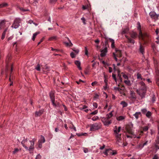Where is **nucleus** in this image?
I'll return each instance as SVG.
<instances>
[{"label": "nucleus", "instance_id": "nucleus-1", "mask_svg": "<svg viewBox=\"0 0 159 159\" xmlns=\"http://www.w3.org/2000/svg\"><path fill=\"white\" fill-rule=\"evenodd\" d=\"M139 25L138 27L139 30V37L143 40L144 44H147L151 42V38L150 36L146 33H143L141 30V25L139 22Z\"/></svg>", "mask_w": 159, "mask_h": 159}, {"label": "nucleus", "instance_id": "nucleus-2", "mask_svg": "<svg viewBox=\"0 0 159 159\" xmlns=\"http://www.w3.org/2000/svg\"><path fill=\"white\" fill-rule=\"evenodd\" d=\"M36 141V139H33L31 141H29V143H30V146L29 148L27 146L28 145L29 143H28V139H23L21 142V144L23 147H24L26 150H29V151L33 150L34 149V143Z\"/></svg>", "mask_w": 159, "mask_h": 159}, {"label": "nucleus", "instance_id": "nucleus-3", "mask_svg": "<svg viewBox=\"0 0 159 159\" xmlns=\"http://www.w3.org/2000/svg\"><path fill=\"white\" fill-rule=\"evenodd\" d=\"M122 55L121 52V51L120 50L116 49V52H113L112 54V57L117 62H120L121 61V59L118 60L117 57H118L120 58L122 57Z\"/></svg>", "mask_w": 159, "mask_h": 159}, {"label": "nucleus", "instance_id": "nucleus-4", "mask_svg": "<svg viewBox=\"0 0 159 159\" xmlns=\"http://www.w3.org/2000/svg\"><path fill=\"white\" fill-rule=\"evenodd\" d=\"M21 22V20L19 18H16L15 19L14 22L11 26L12 28L17 29L20 25V23Z\"/></svg>", "mask_w": 159, "mask_h": 159}, {"label": "nucleus", "instance_id": "nucleus-5", "mask_svg": "<svg viewBox=\"0 0 159 159\" xmlns=\"http://www.w3.org/2000/svg\"><path fill=\"white\" fill-rule=\"evenodd\" d=\"M101 127V124L100 123H95L90 125V130L92 131L98 130L100 129Z\"/></svg>", "mask_w": 159, "mask_h": 159}, {"label": "nucleus", "instance_id": "nucleus-6", "mask_svg": "<svg viewBox=\"0 0 159 159\" xmlns=\"http://www.w3.org/2000/svg\"><path fill=\"white\" fill-rule=\"evenodd\" d=\"M136 91L137 93L140 96V99H142L145 98L146 91H142L141 90H139L138 89H137Z\"/></svg>", "mask_w": 159, "mask_h": 159}, {"label": "nucleus", "instance_id": "nucleus-7", "mask_svg": "<svg viewBox=\"0 0 159 159\" xmlns=\"http://www.w3.org/2000/svg\"><path fill=\"white\" fill-rule=\"evenodd\" d=\"M101 120L103 123L104 125L106 126H108L111 123V120H109L106 117L102 118Z\"/></svg>", "mask_w": 159, "mask_h": 159}, {"label": "nucleus", "instance_id": "nucleus-8", "mask_svg": "<svg viewBox=\"0 0 159 159\" xmlns=\"http://www.w3.org/2000/svg\"><path fill=\"white\" fill-rule=\"evenodd\" d=\"M139 84L141 86L140 89L139 90L147 91V88L145 84L143 82L141 81L139 82Z\"/></svg>", "mask_w": 159, "mask_h": 159}, {"label": "nucleus", "instance_id": "nucleus-9", "mask_svg": "<svg viewBox=\"0 0 159 159\" xmlns=\"http://www.w3.org/2000/svg\"><path fill=\"white\" fill-rule=\"evenodd\" d=\"M130 99L133 102H134L136 99L135 93L133 91H131L130 92Z\"/></svg>", "mask_w": 159, "mask_h": 159}, {"label": "nucleus", "instance_id": "nucleus-10", "mask_svg": "<svg viewBox=\"0 0 159 159\" xmlns=\"http://www.w3.org/2000/svg\"><path fill=\"white\" fill-rule=\"evenodd\" d=\"M139 51L140 53H142V54H143L145 53V48L143 44H142L140 42L139 43Z\"/></svg>", "mask_w": 159, "mask_h": 159}, {"label": "nucleus", "instance_id": "nucleus-11", "mask_svg": "<svg viewBox=\"0 0 159 159\" xmlns=\"http://www.w3.org/2000/svg\"><path fill=\"white\" fill-rule=\"evenodd\" d=\"M149 15L151 18L155 20L158 19V16L154 12H151L149 13Z\"/></svg>", "mask_w": 159, "mask_h": 159}, {"label": "nucleus", "instance_id": "nucleus-12", "mask_svg": "<svg viewBox=\"0 0 159 159\" xmlns=\"http://www.w3.org/2000/svg\"><path fill=\"white\" fill-rule=\"evenodd\" d=\"M6 21L5 20H2L0 22V30H2L5 27Z\"/></svg>", "mask_w": 159, "mask_h": 159}, {"label": "nucleus", "instance_id": "nucleus-13", "mask_svg": "<svg viewBox=\"0 0 159 159\" xmlns=\"http://www.w3.org/2000/svg\"><path fill=\"white\" fill-rule=\"evenodd\" d=\"M107 52V47L105 48L104 49L102 50L101 51V53L100 56L102 57H104Z\"/></svg>", "mask_w": 159, "mask_h": 159}, {"label": "nucleus", "instance_id": "nucleus-14", "mask_svg": "<svg viewBox=\"0 0 159 159\" xmlns=\"http://www.w3.org/2000/svg\"><path fill=\"white\" fill-rule=\"evenodd\" d=\"M125 36L127 39V42L128 43H131L133 44L135 42L134 39L131 38L127 35H125Z\"/></svg>", "mask_w": 159, "mask_h": 159}, {"label": "nucleus", "instance_id": "nucleus-15", "mask_svg": "<svg viewBox=\"0 0 159 159\" xmlns=\"http://www.w3.org/2000/svg\"><path fill=\"white\" fill-rule=\"evenodd\" d=\"M121 129V127L120 126H119L118 128H117V126H115V130H114L115 134L119 133Z\"/></svg>", "mask_w": 159, "mask_h": 159}, {"label": "nucleus", "instance_id": "nucleus-16", "mask_svg": "<svg viewBox=\"0 0 159 159\" xmlns=\"http://www.w3.org/2000/svg\"><path fill=\"white\" fill-rule=\"evenodd\" d=\"M43 111L42 110H39L38 111L35 112V116L37 117L40 116L43 113Z\"/></svg>", "mask_w": 159, "mask_h": 159}, {"label": "nucleus", "instance_id": "nucleus-17", "mask_svg": "<svg viewBox=\"0 0 159 159\" xmlns=\"http://www.w3.org/2000/svg\"><path fill=\"white\" fill-rule=\"evenodd\" d=\"M136 120H138L139 117L141 116L142 114L140 112H136L133 115Z\"/></svg>", "mask_w": 159, "mask_h": 159}, {"label": "nucleus", "instance_id": "nucleus-18", "mask_svg": "<svg viewBox=\"0 0 159 159\" xmlns=\"http://www.w3.org/2000/svg\"><path fill=\"white\" fill-rule=\"evenodd\" d=\"M75 64L77 66L78 68L79 69V70H81L82 69V68L81 67H80V62L78 61H75Z\"/></svg>", "mask_w": 159, "mask_h": 159}, {"label": "nucleus", "instance_id": "nucleus-19", "mask_svg": "<svg viewBox=\"0 0 159 159\" xmlns=\"http://www.w3.org/2000/svg\"><path fill=\"white\" fill-rule=\"evenodd\" d=\"M50 97L52 101H53L54 100H55L54 94L52 92H50Z\"/></svg>", "mask_w": 159, "mask_h": 159}, {"label": "nucleus", "instance_id": "nucleus-20", "mask_svg": "<svg viewBox=\"0 0 159 159\" xmlns=\"http://www.w3.org/2000/svg\"><path fill=\"white\" fill-rule=\"evenodd\" d=\"M8 30V27L6 28L3 31V32L2 33V37H1V39H3L5 37V35L6 34V32H7V30Z\"/></svg>", "mask_w": 159, "mask_h": 159}, {"label": "nucleus", "instance_id": "nucleus-21", "mask_svg": "<svg viewBox=\"0 0 159 159\" xmlns=\"http://www.w3.org/2000/svg\"><path fill=\"white\" fill-rule=\"evenodd\" d=\"M116 135V138L117 141L118 142H119L120 140L121 139V134H120L119 133L117 134H115Z\"/></svg>", "mask_w": 159, "mask_h": 159}, {"label": "nucleus", "instance_id": "nucleus-22", "mask_svg": "<svg viewBox=\"0 0 159 159\" xmlns=\"http://www.w3.org/2000/svg\"><path fill=\"white\" fill-rule=\"evenodd\" d=\"M109 149L110 151L109 152H108V153L110 154H111L112 155H115L117 153L116 152V150H112L110 149Z\"/></svg>", "mask_w": 159, "mask_h": 159}, {"label": "nucleus", "instance_id": "nucleus-23", "mask_svg": "<svg viewBox=\"0 0 159 159\" xmlns=\"http://www.w3.org/2000/svg\"><path fill=\"white\" fill-rule=\"evenodd\" d=\"M38 141L43 143H44L45 141V140L44 137L43 136L41 135Z\"/></svg>", "mask_w": 159, "mask_h": 159}, {"label": "nucleus", "instance_id": "nucleus-24", "mask_svg": "<svg viewBox=\"0 0 159 159\" xmlns=\"http://www.w3.org/2000/svg\"><path fill=\"white\" fill-rule=\"evenodd\" d=\"M113 116V115L112 113V111L110 112L109 114H107L106 115V117L107 119L110 120V119Z\"/></svg>", "mask_w": 159, "mask_h": 159}, {"label": "nucleus", "instance_id": "nucleus-25", "mask_svg": "<svg viewBox=\"0 0 159 159\" xmlns=\"http://www.w3.org/2000/svg\"><path fill=\"white\" fill-rule=\"evenodd\" d=\"M120 104L123 107H126L128 106L127 103L124 101H121Z\"/></svg>", "mask_w": 159, "mask_h": 159}, {"label": "nucleus", "instance_id": "nucleus-26", "mask_svg": "<svg viewBox=\"0 0 159 159\" xmlns=\"http://www.w3.org/2000/svg\"><path fill=\"white\" fill-rule=\"evenodd\" d=\"M152 113L151 112L148 111L146 114L145 115L147 117L150 118L152 116Z\"/></svg>", "mask_w": 159, "mask_h": 159}, {"label": "nucleus", "instance_id": "nucleus-27", "mask_svg": "<svg viewBox=\"0 0 159 159\" xmlns=\"http://www.w3.org/2000/svg\"><path fill=\"white\" fill-rule=\"evenodd\" d=\"M130 36L132 39H135L137 37V34L134 32L130 34Z\"/></svg>", "mask_w": 159, "mask_h": 159}, {"label": "nucleus", "instance_id": "nucleus-28", "mask_svg": "<svg viewBox=\"0 0 159 159\" xmlns=\"http://www.w3.org/2000/svg\"><path fill=\"white\" fill-rule=\"evenodd\" d=\"M121 75L120 74L119 71L118 72V74L117 76L118 79L120 80V83H121L122 82V79L121 78Z\"/></svg>", "mask_w": 159, "mask_h": 159}, {"label": "nucleus", "instance_id": "nucleus-29", "mask_svg": "<svg viewBox=\"0 0 159 159\" xmlns=\"http://www.w3.org/2000/svg\"><path fill=\"white\" fill-rule=\"evenodd\" d=\"M109 40L111 42V46L112 48H114L115 47V42L114 40L111 38H109Z\"/></svg>", "mask_w": 159, "mask_h": 159}, {"label": "nucleus", "instance_id": "nucleus-30", "mask_svg": "<svg viewBox=\"0 0 159 159\" xmlns=\"http://www.w3.org/2000/svg\"><path fill=\"white\" fill-rule=\"evenodd\" d=\"M8 5V4L7 3H2L0 4V8L7 7Z\"/></svg>", "mask_w": 159, "mask_h": 159}, {"label": "nucleus", "instance_id": "nucleus-31", "mask_svg": "<svg viewBox=\"0 0 159 159\" xmlns=\"http://www.w3.org/2000/svg\"><path fill=\"white\" fill-rule=\"evenodd\" d=\"M125 119V117L124 116H120L116 117V119L118 121H121Z\"/></svg>", "mask_w": 159, "mask_h": 159}, {"label": "nucleus", "instance_id": "nucleus-32", "mask_svg": "<svg viewBox=\"0 0 159 159\" xmlns=\"http://www.w3.org/2000/svg\"><path fill=\"white\" fill-rule=\"evenodd\" d=\"M124 82L125 84H126L128 86H129L131 85L130 81L128 80H124Z\"/></svg>", "mask_w": 159, "mask_h": 159}, {"label": "nucleus", "instance_id": "nucleus-33", "mask_svg": "<svg viewBox=\"0 0 159 159\" xmlns=\"http://www.w3.org/2000/svg\"><path fill=\"white\" fill-rule=\"evenodd\" d=\"M127 132L129 134H133V133L132 131V129L130 128H126Z\"/></svg>", "mask_w": 159, "mask_h": 159}, {"label": "nucleus", "instance_id": "nucleus-34", "mask_svg": "<svg viewBox=\"0 0 159 159\" xmlns=\"http://www.w3.org/2000/svg\"><path fill=\"white\" fill-rule=\"evenodd\" d=\"M39 32H37L35 33H34L33 35L32 38V39L34 41L35 39L36 36L39 34Z\"/></svg>", "mask_w": 159, "mask_h": 159}, {"label": "nucleus", "instance_id": "nucleus-35", "mask_svg": "<svg viewBox=\"0 0 159 159\" xmlns=\"http://www.w3.org/2000/svg\"><path fill=\"white\" fill-rule=\"evenodd\" d=\"M129 31V29L127 28H126L125 29H124L123 30L122 33L123 34H126Z\"/></svg>", "mask_w": 159, "mask_h": 159}, {"label": "nucleus", "instance_id": "nucleus-36", "mask_svg": "<svg viewBox=\"0 0 159 159\" xmlns=\"http://www.w3.org/2000/svg\"><path fill=\"white\" fill-rule=\"evenodd\" d=\"M142 113L144 114H146V113L148 111L146 108H143L141 110Z\"/></svg>", "mask_w": 159, "mask_h": 159}, {"label": "nucleus", "instance_id": "nucleus-37", "mask_svg": "<svg viewBox=\"0 0 159 159\" xmlns=\"http://www.w3.org/2000/svg\"><path fill=\"white\" fill-rule=\"evenodd\" d=\"M66 38L67 39L68 41L69 42V47H72L73 45V44L72 43H71L70 40L67 37H66Z\"/></svg>", "mask_w": 159, "mask_h": 159}, {"label": "nucleus", "instance_id": "nucleus-38", "mask_svg": "<svg viewBox=\"0 0 159 159\" xmlns=\"http://www.w3.org/2000/svg\"><path fill=\"white\" fill-rule=\"evenodd\" d=\"M19 151V150L18 148H16L14 149V151H13L12 153L14 154H16Z\"/></svg>", "mask_w": 159, "mask_h": 159}, {"label": "nucleus", "instance_id": "nucleus-39", "mask_svg": "<svg viewBox=\"0 0 159 159\" xmlns=\"http://www.w3.org/2000/svg\"><path fill=\"white\" fill-rule=\"evenodd\" d=\"M35 69H36L38 71H40V66L39 64H38L35 67Z\"/></svg>", "mask_w": 159, "mask_h": 159}, {"label": "nucleus", "instance_id": "nucleus-40", "mask_svg": "<svg viewBox=\"0 0 159 159\" xmlns=\"http://www.w3.org/2000/svg\"><path fill=\"white\" fill-rule=\"evenodd\" d=\"M136 76L137 79H141V80H142L143 78L142 77L141 75L140 74L138 73Z\"/></svg>", "mask_w": 159, "mask_h": 159}, {"label": "nucleus", "instance_id": "nucleus-41", "mask_svg": "<svg viewBox=\"0 0 159 159\" xmlns=\"http://www.w3.org/2000/svg\"><path fill=\"white\" fill-rule=\"evenodd\" d=\"M121 74H122V76L125 79H126V80H128V77L123 72H122Z\"/></svg>", "mask_w": 159, "mask_h": 159}, {"label": "nucleus", "instance_id": "nucleus-42", "mask_svg": "<svg viewBox=\"0 0 159 159\" xmlns=\"http://www.w3.org/2000/svg\"><path fill=\"white\" fill-rule=\"evenodd\" d=\"M156 83L157 85L159 86V76H157L156 78Z\"/></svg>", "mask_w": 159, "mask_h": 159}, {"label": "nucleus", "instance_id": "nucleus-43", "mask_svg": "<svg viewBox=\"0 0 159 159\" xmlns=\"http://www.w3.org/2000/svg\"><path fill=\"white\" fill-rule=\"evenodd\" d=\"M57 0H50V2L51 4H54Z\"/></svg>", "mask_w": 159, "mask_h": 159}, {"label": "nucleus", "instance_id": "nucleus-44", "mask_svg": "<svg viewBox=\"0 0 159 159\" xmlns=\"http://www.w3.org/2000/svg\"><path fill=\"white\" fill-rule=\"evenodd\" d=\"M118 86H120L119 84H118ZM114 89L116 91H118L119 92L120 91V88L119 87H115Z\"/></svg>", "mask_w": 159, "mask_h": 159}, {"label": "nucleus", "instance_id": "nucleus-45", "mask_svg": "<svg viewBox=\"0 0 159 159\" xmlns=\"http://www.w3.org/2000/svg\"><path fill=\"white\" fill-rule=\"evenodd\" d=\"M144 147L143 146V144L142 143H139V144L138 146V148H139L142 149Z\"/></svg>", "mask_w": 159, "mask_h": 159}, {"label": "nucleus", "instance_id": "nucleus-46", "mask_svg": "<svg viewBox=\"0 0 159 159\" xmlns=\"http://www.w3.org/2000/svg\"><path fill=\"white\" fill-rule=\"evenodd\" d=\"M112 76L113 79L116 82L117 79L116 77V75L114 74H112Z\"/></svg>", "mask_w": 159, "mask_h": 159}, {"label": "nucleus", "instance_id": "nucleus-47", "mask_svg": "<svg viewBox=\"0 0 159 159\" xmlns=\"http://www.w3.org/2000/svg\"><path fill=\"white\" fill-rule=\"evenodd\" d=\"M57 39V37L56 36H53V37H51L49 39V41H51L53 39Z\"/></svg>", "mask_w": 159, "mask_h": 159}, {"label": "nucleus", "instance_id": "nucleus-48", "mask_svg": "<svg viewBox=\"0 0 159 159\" xmlns=\"http://www.w3.org/2000/svg\"><path fill=\"white\" fill-rule=\"evenodd\" d=\"M148 129V126H144L143 128V131H147Z\"/></svg>", "mask_w": 159, "mask_h": 159}, {"label": "nucleus", "instance_id": "nucleus-49", "mask_svg": "<svg viewBox=\"0 0 159 159\" xmlns=\"http://www.w3.org/2000/svg\"><path fill=\"white\" fill-rule=\"evenodd\" d=\"M98 119V116H94L92 118V119L93 121H95Z\"/></svg>", "mask_w": 159, "mask_h": 159}, {"label": "nucleus", "instance_id": "nucleus-50", "mask_svg": "<svg viewBox=\"0 0 159 159\" xmlns=\"http://www.w3.org/2000/svg\"><path fill=\"white\" fill-rule=\"evenodd\" d=\"M98 112V110H95L94 111L91 112L90 113V115H95V114H96Z\"/></svg>", "mask_w": 159, "mask_h": 159}, {"label": "nucleus", "instance_id": "nucleus-51", "mask_svg": "<svg viewBox=\"0 0 159 159\" xmlns=\"http://www.w3.org/2000/svg\"><path fill=\"white\" fill-rule=\"evenodd\" d=\"M42 143H43L38 141V147L39 148H42Z\"/></svg>", "mask_w": 159, "mask_h": 159}, {"label": "nucleus", "instance_id": "nucleus-52", "mask_svg": "<svg viewBox=\"0 0 159 159\" xmlns=\"http://www.w3.org/2000/svg\"><path fill=\"white\" fill-rule=\"evenodd\" d=\"M70 55L72 58H74L75 57V54L73 52H71L70 54Z\"/></svg>", "mask_w": 159, "mask_h": 159}, {"label": "nucleus", "instance_id": "nucleus-53", "mask_svg": "<svg viewBox=\"0 0 159 159\" xmlns=\"http://www.w3.org/2000/svg\"><path fill=\"white\" fill-rule=\"evenodd\" d=\"M109 151L110 150L109 149H106L105 152H104V154L106 156H107L108 153V152H109Z\"/></svg>", "mask_w": 159, "mask_h": 159}, {"label": "nucleus", "instance_id": "nucleus-54", "mask_svg": "<svg viewBox=\"0 0 159 159\" xmlns=\"http://www.w3.org/2000/svg\"><path fill=\"white\" fill-rule=\"evenodd\" d=\"M158 144H157V143L156 142V143L155 144L154 146L155 148H156V149L157 150V149H159V146L158 145Z\"/></svg>", "mask_w": 159, "mask_h": 159}, {"label": "nucleus", "instance_id": "nucleus-55", "mask_svg": "<svg viewBox=\"0 0 159 159\" xmlns=\"http://www.w3.org/2000/svg\"><path fill=\"white\" fill-rule=\"evenodd\" d=\"M104 78H105L104 80V82L105 83V84H106V85H107V82H108V80H107L106 78V76L105 75H104Z\"/></svg>", "mask_w": 159, "mask_h": 159}, {"label": "nucleus", "instance_id": "nucleus-56", "mask_svg": "<svg viewBox=\"0 0 159 159\" xmlns=\"http://www.w3.org/2000/svg\"><path fill=\"white\" fill-rule=\"evenodd\" d=\"M20 9L22 11H23L24 12H25V11H28V10H27V9H24L23 8H22V7H20Z\"/></svg>", "mask_w": 159, "mask_h": 159}, {"label": "nucleus", "instance_id": "nucleus-57", "mask_svg": "<svg viewBox=\"0 0 159 159\" xmlns=\"http://www.w3.org/2000/svg\"><path fill=\"white\" fill-rule=\"evenodd\" d=\"M120 88V91L121 90H124L125 89V87L123 85H122Z\"/></svg>", "mask_w": 159, "mask_h": 159}, {"label": "nucleus", "instance_id": "nucleus-58", "mask_svg": "<svg viewBox=\"0 0 159 159\" xmlns=\"http://www.w3.org/2000/svg\"><path fill=\"white\" fill-rule=\"evenodd\" d=\"M41 155L39 154L37 156L35 159H40L41 158Z\"/></svg>", "mask_w": 159, "mask_h": 159}, {"label": "nucleus", "instance_id": "nucleus-59", "mask_svg": "<svg viewBox=\"0 0 159 159\" xmlns=\"http://www.w3.org/2000/svg\"><path fill=\"white\" fill-rule=\"evenodd\" d=\"M85 54L86 55H88V51L87 50V47H85Z\"/></svg>", "mask_w": 159, "mask_h": 159}, {"label": "nucleus", "instance_id": "nucleus-60", "mask_svg": "<svg viewBox=\"0 0 159 159\" xmlns=\"http://www.w3.org/2000/svg\"><path fill=\"white\" fill-rule=\"evenodd\" d=\"M72 50L74 51L76 54H78L79 52V50L78 49L75 50L74 48H73Z\"/></svg>", "mask_w": 159, "mask_h": 159}, {"label": "nucleus", "instance_id": "nucleus-61", "mask_svg": "<svg viewBox=\"0 0 159 159\" xmlns=\"http://www.w3.org/2000/svg\"><path fill=\"white\" fill-rule=\"evenodd\" d=\"M156 142L157 144H159V135L157 136V139L156 140Z\"/></svg>", "mask_w": 159, "mask_h": 159}, {"label": "nucleus", "instance_id": "nucleus-62", "mask_svg": "<svg viewBox=\"0 0 159 159\" xmlns=\"http://www.w3.org/2000/svg\"><path fill=\"white\" fill-rule=\"evenodd\" d=\"M81 20H82L83 23H84V24H86L85 22V19L84 17H83L81 18Z\"/></svg>", "mask_w": 159, "mask_h": 159}, {"label": "nucleus", "instance_id": "nucleus-63", "mask_svg": "<svg viewBox=\"0 0 159 159\" xmlns=\"http://www.w3.org/2000/svg\"><path fill=\"white\" fill-rule=\"evenodd\" d=\"M64 43L66 47H69V42H64Z\"/></svg>", "mask_w": 159, "mask_h": 159}, {"label": "nucleus", "instance_id": "nucleus-64", "mask_svg": "<svg viewBox=\"0 0 159 159\" xmlns=\"http://www.w3.org/2000/svg\"><path fill=\"white\" fill-rule=\"evenodd\" d=\"M158 157L157 155H155L154 156L152 159H158Z\"/></svg>", "mask_w": 159, "mask_h": 159}]
</instances>
